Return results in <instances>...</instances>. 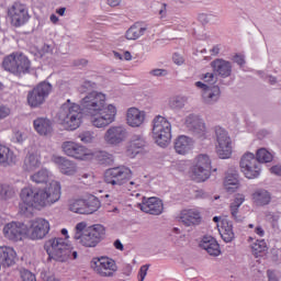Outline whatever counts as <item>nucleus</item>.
<instances>
[{
    "label": "nucleus",
    "instance_id": "nucleus-1",
    "mask_svg": "<svg viewBox=\"0 0 281 281\" xmlns=\"http://www.w3.org/2000/svg\"><path fill=\"white\" fill-rule=\"evenodd\" d=\"M106 106V95L92 91L81 99L80 105L71 103V131L80 128L85 115L95 116Z\"/></svg>",
    "mask_w": 281,
    "mask_h": 281
},
{
    "label": "nucleus",
    "instance_id": "nucleus-2",
    "mask_svg": "<svg viewBox=\"0 0 281 281\" xmlns=\"http://www.w3.org/2000/svg\"><path fill=\"white\" fill-rule=\"evenodd\" d=\"M21 201L34 207H47L60 200V183L52 181L44 189H32L30 187L23 188L20 193Z\"/></svg>",
    "mask_w": 281,
    "mask_h": 281
},
{
    "label": "nucleus",
    "instance_id": "nucleus-3",
    "mask_svg": "<svg viewBox=\"0 0 281 281\" xmlns=\"http://www.w3.org/2000/svg\"><path fill=\"white\" fill-rule=\"evenodd\" d=\"M63 237H55L48 239L44 249L48 255L49 260H55L56 262H67L69 256H71V241H69V232L67 228L61 229Z\"/></svg>",
    "mask_w": 281,
    "mask_h": 281
},
{
    "label": "nucleus",
    "instance_id": "nucleus-4",
    "mask_svg": "<svg viewBox=\"0 0 281 281\" xmlns=\"http://www.w3.org/2000/svg\"><path fill=\"white\" fill-rule=\"evenodd\" d=\"M75 231V240H79L83 247H98L106 236V228L101 224L87 227L86 222H80L76 225Z\"/></svg>",
    "mask_w": 281,
    "mask_h": 281
},
{
    "label": "nucleus",
    "instance_id": "nucleus-5",
    "mask_svg": "<svg viewBox=\"0 0 281 281\" xmlns=\"http://www.w3.org/2000/svg\"><path fill=\"white\" fill-rule=\"evenodd\" d=\"M153 137L160 148H166L172 139V125L161 115L153 120Z\"/></svg>",
    "mask_w": 281,
    "mask_h": 281
},
{
    "label": "nucleus",
    "instance_id": "nucleus-6",
    "mask_svg": "<svg viewBox=\"0 0 281 281\" xmlns=\"http://www.w3.org/2000/svg\"><path fill=\"white\" fill-rule=\"evenodd\" d=\"M30 59L23 54H11L4 57L2 67L5 71L13 74L14 76H21V74H30Z\"/></svg>",
    "mask_w": 281,
    "mask_h": 281
},
{
    "label": "nucleus",
    "instance_id": "nucleus-7",
    "mask_svg": "<svg viewBox=\"0 0 281 281\" xmlns=\"http://www.w3.org/2000/svg\"><path fill=\"white\" fill-rule=\"evenodd\" d=\"M212 175V160L207 154H200L191 169V179L198 183L207 181Z\"/></svg>",
    "mask_w": 281,
    "mask_h": 281
},
{
    "label": "nucleus",
    "instance_id": "nucleus-8",
    "mask_svg": "<svg viewBox=\"0 0 281 281\" xmlns=\"http://www.w3.org/2000/svg\"><path fill=\"white\" fill-rule=\"evenodd\" d=\"M133 177V171L130 168L121 166L110 168L104 173V181L110 186H124L128 183Z\"/></svg>",
    "mask_w": 281,
    "mask_h": 281
},
{
    "label": "nucleus",
    "instance_id": "nucleus-9",
    "mask_svg": "<svg viewBox=\"0 0 281 281\" xmlns=\"http://www.w3.org/2000/svg\"><path fill=\"white\" fill-rule=\"evenodd\" d=\"M90 267L98 273V276H101V278H113V274L117 271L115 260L109 257L92 258Z\"/></svg>",
    "mask_w": 281,
    "mask_h": 281
},
{
    "label": "nucleus",
    "instance_id": "nucleus-10",
    "mask_svg": "<svg viewBox=\"0 0 281 281\" xmlns=\"http://www.w3.org/2000/svg\"><path fill=\"white\" fill-rule=\"evenodd\" d=\"M239 166L246 179H258V177H260V162H258L256 155H254L252 153L248 151L244 154L240 159Z\"/></svg>",
    "mask_w": 281,
    "mask_h": 281
},
{
    "label": "nucleus",
    "instance_id": "nucleus-11",
    "mask_svg": "<svg viewBox=\"0 0 281 281\" xmlns=\"http://www.w3.org/2000/svg\"><path fill=\"white\" fill-rule=\"evenodd\" d=\"M216 137V154L220 159H229L232 157V138L225 128L221 126L215 127Z\"/></svg>",
    "mask_w": 281,
    "mask_h": 281
},
{
    "label": "nucleus",
    "instance_id": "nucleus-12",
    "mask_svg": "<svg viewBox=\"0 0 281 281\" xmlns=\"http://www.w3.org/2000/svg\"><path fill=\"white\" fill-rule=\"evenodd\" d=\"M49 93H52V86L48 82H41L33 90L29 91L27 104L32 109L41 106Z\"/></svg>",
    "mask_w": 281,
    "mask_h": 281
},
{
    "label": "nucleus",
    "instance_id": "nucleus-13",
    "mask_svg": "<svg viewBox=\"0 0 281 281\" xmlns=\"http://www.w3.org/2000/svg\"><path fill=\"white\" fill-rule=\"evenodd\" d=\"M100 200L95 196L89 198V200L77 199L72 201L71 212L75 214H93L100 210Z\"/></svg>",
    "mask_w": 281,
    "mask_h": 281
},
{
    "label": "nucleus",
    "instance_id": "nucleus-14",
    "mask_svg": "<svg viewBox=\"0 0 281 281\" xmlns=\"http://www.w3.org/2000/svg\"><path fill=\"white\" fill-rule=\"evenodd\" d=\"M47 234H49V222L45 218H36L30 222L26 236L31 240H43Z\"/></svg>",
    "mask_w": 281,
    "mask_h": 281
},
{
    "label": "nucleus",
    "instance_id": "nucleus-15",
    "mask_svg": "<svg viewBox=\"0 0 281 281\" xmlns=\"http://www.w3.org/2000/svg\"><path fill=\"white\" fill-rule=\"evenodd\" d=\"M115 115H117V109L113 104H110L99 112L98 115L92 116L91 124L95 128H104L115 122Z\"/></svg>",
    "mask_w": 281,
    "mask_h": 281
},
{
    "label": "nucleus",
    "instance_id": "nucleus-16",
    "mask_svg": "<svg viewBox=\"0 0 281 281\" xmlns=\"http://www.w3.org/2000/svg\"><path fill=\"white\" fill-rule=\"evenodd\" d=\"M8 15L11 19V24L14 27H21V25H25L30 20V14L27 13V9L19 2L13 3V5L8 10Z\"/></svg>",
    "mask_w": 281,
    "mask_h": 281
},
{
    "label": "nucleus",
    "instance_id": "nucleus-17",
    "mask_svg": "<svg viewBox=\"0 0 281 281\" xmlns=\"http://www.w3.org/2000/svg\"><path fill=\"white\" fill-rule=\"evenodd\" d=\"M27 234V225L21 222H11L3 227V235L8 240H13L14 243L22 240L23 236Z\"/></svg>",
    "mask_w": 281,
    "mask_h": 281
},
{
    "label": "nucleus",
    "instance_id": "nucleus-18",
    "mask_svg": "<svg viewBox=\"0 0 281 281\" xmlns=\"http://www.w3.org/2000/svg\"><path fill=\"white\" fill-rule=\"evenodd\" d=\"M138 207L145 214L159 216L164 212V202L158 198H143V202L138 204Z\"/></svg>",
    "mask_w": 281,
    "mask_h": 281
},
{
    "label": "nucleus",
    "instance_id": "nucleus-19",
    "mask_svg": "<svg viewBox=\"0 0 281 281\" xmlns=\"http://www.w3.org/2000/svg\"><path fill=\"white\" fill-rule=\"evenodd\" d=\"M126 128L123 126H112L104 134V142L110 146H120L126 139Z\"/></svg>",
    "mask_w": 281,
    "mask_h": 281
},
{
    "label": "nucleus",
    "instance_id": "nucleus-20",
    "mask_svg": "<svg viewBox=\"0 0 281 281\" xmlns=\"http://www.w3.org/2000/svg\"><path fill=\"white\" fill-rule=\"evenodd\" d=\"M186 123L189 131H191V133H193V135L198 137V139H205L207 135V130L205 128V123L203 122V120L194 114H190L187 117Z\"/></svg>",
    "mask_w": 281,
    "mask_h": 281
},
{
    "label": "nucleus",
    "instance_id": "nucleus-21",
    "mask_svg": "<svg viewBox=\"0 0 281 281\" xmlns=\"http://www.w3.org/2000/svg\"><path fill=\"white\" fill-rule=\"evenodd\" d=\"M18 256L16 250L10 246H0V271L1 267L8 269L16 265Z\"/></svg>",
    "mask_w": 281,
    "mask_h": 281
},
{
    "label": "nucleus",
    "instance_id": "nucleus-22",
    "mask_svg": "<svg viewBox=\"0 0 281 281\" xmlns=\"http://www.w3.org/2000/svg\"><path fill=\"white\" fill-rule=\"evenodd\" d=\"M58 122L65 131H71V100H67L66 103H64L59 112L57 114Z\"/></svg>",
    "mask_w": 281,
    "mask_h": 281
},
{
    "label": "nucleus",
    "instance_id": "nucleus-23",
    "mask_svg": "<svg viewBox=\"0 0 281 281\" xmlns=\"http://www.w3.org/2000/svg\"><path fill=\"white\" fill-rule=\"evenodd\" d=\"M146 147V139L142 135H134L127 146L126 156L131 159L135 158L136 155Z\"/></svg>",
    "mask_w": 281,
    "mask_h": 281
},
{
    "label": "nucleus",
    "instance_id": "nucleus-24",
    "mask_svg": "<svg viewBox=\"0 0 281 281\" xmlns=\"http://www.w3.org/2000/svg\"><path fill=\"white\" fill-rule=\"evenodd\" d=\"M126 120L128 126L138 128V126L144 124V120H146V113L144 111H139L137 108H130L127 110Z\"/></svg>",
    "mask_w": 281,
    "mask_h": 281
},
{
    "label": "nucleus",
    "instance_id": "nucleus-25",
    "mask_svg": "<svg viewBox=\"0 0 281 281\" xmlns=\"http://www.w3.org/2000/svg\"><path fill=\"white\" fill-rule=\"evenodd\" d=\"M211 67L221 78H229L232 76V63L225 59H215L211 63Z\"/></svg>",
    "mask_w": 281,
    "mask_h": 281
},
{
    "label": "nucleus",
    "instance_id": "nucleus-26",
    "mask_svg": "<svg viewBox=\"0 0 281 281\" xmlns=\"http://www.w3.org/2000/svg\"><path fill=\"white\" fill-rule=\"evenodd\" d=\"M192 146H194L192 138L181 135L176 138L173 148L178 155H188L192 150Z\"/></svg>",
    "mask_w": 281,
    "mask_h": 281
},
{
    "label": "nucleus",
    "instance_id": "nucleus-27",
    "mask_svg": "<svg viewBox=\"0 0 281 281\" xmlns=\"http://www.w3.org/2000/svg\"><path fill=\"white\" fill-rule=\"evenodd\" d=\"M218 233L224 240V243H232L236 238L234 234V225L227 218L221 221V224H217Z\"/></svg>",
    "mask_w": 281,
    "mask_h": 281
},
{
    "label": "nucleus",
    "instance_id": "nucleus-28",
    "mask_svg": "<svg viewBox=\"0 0 281 281\" xmlns=\"http://www.w3.org/2000/svg\"><path fill=\"white\" fill-rule=\"evenodd\" d=\"M200 247L207 251L210 256H221V246L212 236H204L200 243Z\"/></svg>",
    "mask_w": 281,
    "mask_h": 281
},
{
    "label": "nucleus",
    "instance_id": "nucleus-29",
    "mask_svg": "<svg viewBox=\"0 0 281 281\" xmlns=\"http://www.w3.org/2000/svg\"><path fill=\"white\" fill-rule=\"evenodd\" d=\"M180 222H182L186 227L199 225L201 223V213L195 210H184L180 214Z\"/></svg>",
    "mask_w": 281,
    "mask_h": 281
},
{
    "label": "nucleus",
    "instance_id": "nucleus-30",
    "mask_svg": "<svg viewBox=\"0 0 281 281\" xmlns=\"http://www.w3.org/2000/svg\"><path fill=\"white\" fill-rule=\"evenodd\" d=\"M14 164H16L14 151L10 150L8 146L0 145V166L2 168H10Z\"/></svg>",
    "mask_w": 281,
    "mask_h": 281
},
{
    "label": "nucleus",
    "instance_id": "nucleus-31",
    "mask_svg": "<svg viewBox=\"0 0 281 281\" xmlns=\"http://www.w3.org/2000/svg\"><path fill=\"white\" fill-rule=\"evenodd\" d=\"M238 170L235 168L228 169L224 179L225 190L228 192H236V190H238Z\"/></svg>",
    "mask_w": 281,
    "mask_h": 281
},
{
    "label": "nucleus",
    "instance_id": "nucleus-32",
    "mask_svg": "<svg viewBox=\"0 0 281 281\" xmlns=\"http://www.w3.org/2000/svg\"><path fill=\"white\" fill-rule=\"evenodd\" d=\"M204 104H216L221 100V88L218 86H210L202 92Z\"/></svg>",
    "mask_w": 281,
    "mask_h": 281
},
{
    "label": "nucleus",
    "instance_id": "nucleus-33",
    "mask_svg": "<svg viewBox=\"0 0 281 281\" xmlns=\"http://www.w3.org/2000/svg\"><path fill=\"white\" fill-rule=\"evenodd\" d=\"M16 196V189L10 183H0V201L8 203L11 199Z\"/></svg>",
    "mask_w": 281,
    "mask_h": 281
},
{
    "label": "nucleus",
    "instance_id": "nucleus-34",
    "mask_svg": "<svg viewBox=\"0 0 281 281\" xmlns=\"http://www.w3.org/2000/svg\"><path fill=\"white\" fill-rule=\"evenodd\" d=\"M71 157L79 161H87V159L91 157V154H89V149H87V147L72 143Z\"/></svg>",
    "mask_w": 281,
    "mask_h": 281
},
{
    "label": "nucleus",
    "instance_id": "nucleus-35",
    "mask_svg": "<svg viewBox=\"0 0 281 281\" xmlns=\"http://www.w3.org/2000/svg\"><path fill=\"white\" fill-rule=\"evenodd\" d=\"M24 170L26 172H32L33 170H36V168H41V158L36 154H29L24 158Z\"/></svg>",
    "mask_w": 281,
    "mask_h": 281
},
{
    "label": "nucleus",
    "instance_id": "nucleus-36",
    "mask_svg": "<svg viewBox=\"0 0 281 281\" xmlns=\"http://www.w3.org/2000/svg\"><path fill=\"white\" fill-rule=\"evenodd\" d=\"M33 124L40 135H49L52 133V122L47 119H37Z\"/></svg>",
    "mask_w": 281,
    "mask_h": 281
},
{
    "label": "nucleus",
    "instance_id": "nucleus-37",
    "mask_svg": "<svg viewBox=\"0 0 281 281\" xmlns=\"http://www.w3.org/2000/svg\"><path fill=\"white\" fill-rule=\"evenodd\" d=\"M146 27L140 26L139 23L132 25L125 33L127 41H137V38L146 34Z\"/></svg>",
    "mask_w": 281,
    "mask_h": 281
},
{
    "label": "nucleus",
    "instance_id": "nucleus-38",
    "mask_svg": "<svg viewBox=\"0 0 281 281\" xmlns=\"http://www.w3.org/2000/svg\"><path fill=\"white\" fill-rule=\"evenodd\" d=\"M252 200L256 205H269L271 203V194L267 190H258L252 194Z\"/></svg>",
    "mask_w": 281,
    "mask_h": 281
},
{
    "label": "nucleus",
    "instance_id": "nucleus-39",
    "mask_svg": "<svg viewBox=\"0 0 281 281\" xmlns=\"http://www.w3.org/2000/svg\"><path fill=\"white\" fill-rule=\"evenodd\" d=\"M53 161L56 164L63 175H71V161L60 156H53Z\"/></svg>",
    "mask_w": 281,
    "mask_h": 281
},
{
    "label": "nucleus",
    "instance_id": "nucleus-40",
    "mask_svg": "<svg viewBox=\"0 0 281 281\" xmlns=\"http://www.w3.org/2000/svg\"><path fill=\"white\" fill-rule=\"evenodd\" d=\"M243 203H245V195L237 194L231 204V214L237 222L240 221L238 217V209L243 205Z\"/></svg>",
    "mask_w": 281,
    "mask_h": 281
},
{
    "label": "nucleus",
    "instance_id": "nucleus-41",
    "mask_svg": "<svg viewBox=\"0 0 281 281\" xmlns=\"http://www.w3.org/2000/svg\"><path fill=\"white\" fill-rule=\"evenodd\" d=\"M255 158L257 159L259 166L260 164H271V161H273V155L267 150V148L258 149Z\"/></svg>",
    "mask_w": 281,
    "mask_h": 281
},
{
    "label": "nucleus",
    "instance_id": "nucleus-42",
    "mask_svg": "<svg viewBox=\"0 0 281 281\" xmlns=\"http://www.w3.org/2000/svg\"><path fill=\"white\" fill-rule=\"evenodd\" d=\"M31 179L35 183H47V181H49V171H47V169H42L34 173Z\"/></svg>",
    "mask_w": 281,
    "mask_h": 281
},
{
    "label": "nucleus",
    "instance_id": "nucleus-43",
    "mask_svg": "<svg viewBox=\"0 0 281 281\" xmlns=\"http://www.w3.org/2000/svg\"><path fill=\"white\" fill-rule=\"evenodd\" d=\"M95 159L103 166H110V164H113V155L109 154L108 151L97 153Z\"/></svg>",
    "mask_w": 281,
    "mask_h": 281
},
{
    "label": "nucleus",
    "instance_id": "nucleus-44",
    "mask_svg": "<svg viewBox=\"0 0 281 281\" xmlns=\"http://www.w3.org/2000/svg\"><path fill=\"white\" fill-rule=\"evenodd\" d=\"M78 139L83 144H92L95 139V133L91 131H86L77 135Z\"/></svg>",
    "mask_w": 281,
    "mask_h": 281
},
{
    "label": "nucleus",
    "instance_id": "nucleus-45",
    "mask_svg": "<svg viewBox=\"0 0 281 281\" xmlns=\"http://www.w3.org/2000/svg\"><path fill=\"white\" fill-rule=\"evenodd\" d=\"M170 109L179 111L186 106V98L183 97H176L169 102Z\"/></svg>",
    "mask_w": 281,
    "mask_h": 281
},
{
    "label": "nucleus",
    "instance_id": "nucleus-46",
    "mask_svg": "<svg viewBox=\"0 0 281 281\" xmlns=\"http://www.w3.org/2000/svg\"><path fill=\"white\" fill-rule=\"evenodd\" d=\"M251 249L255 256H258V254H263V251H267V241L263 239L257 240L255 244H252Z\"/></svg>",
    "mask_w": 281,
    "mask_h": 281
},
{
    "label": "nucleus",
    "instance_id": "nucleus-47",
    "mask_svg": "<svg viewBox=\"0 0 281 281\" xmlns=\"http://www.w3.org/2000/svg\"><path fill=\"white\" fill-rule=\"evenodd\" d=\"M34 207V205H30L25 202H21L19 204V213L24 215V216H29V214H32V209Z\"/></svg>",
    "mask_w": 281,
    "mask_h": 281
},
{
    "label": "nucleus",
    "instance_id": "nucleus-48",
    "mask_svg": "<svg viewBox=\"0 0 281 281\" xmlns=\"http://www.w3.org/2000/svg\"><path fill=\"white\" fill-rule=\"evenodd\" d=\"M267 278L268 281H280L281 280V273L278 270H267Z\"/></svg>",
    "mask_w": 281,
    "mask_h": 281
},
{
    "label": "nucleus",
    "instance_id": "nucleus-49",
    "mask_svg": "<svg viewBox=\"0 0 281 281\" xmlns=\"http://www.w3.org/2000/svg\"><path fill=\"white\" fill-rule=\"evenodd\" d=\"M22 281H36V276L32 273L30 270H23L21 272Z\"/></svg>",
    "mask_w": 281,
    "mask_h": 281
},
{
    "label": "nucleus",
    "instance_id": "nucleus-50",
    "mask_svg": "<svg viewBox=\"0 0 281 281\" xmlns=\"http://www.w3.org/2000/svg\"><path fill=\"white\" fill-rule=\"evenodd\" d=\"M150 268V265H144L140 267L138 271V281H144L146 280V276H148V269Z\"/></svg>",
    "mask_w": 281,
    "mask_h": 281
},
{
    "label": "nucleus",
    "instance_id": "nucleus-51",
    "mask_svg": "<svg viewBox=\"0 0 281 281\" xmlns=\"http://www.w3.org/2000/svg\"><path fill=\"white\" fill-rule=\"evenodd\" d=\"M150 76H155L156 78H164V76H168V70L156 68L149 71Z\"/></svg>",
    "mask_w": 281,
    "mask_h": 281
},
{
    "label": "nucleus",
    "instance_id": "nucleus-52",
    "mask_svg": "<svg viewBox=\"0 0 281 281\" xmlns=\"http://www.w3.org/2000/svg\"><path fill=\"white\" fill-rule=\"evenodd\" d=\"M72 65H74V67H79V69H82V67H87V65H89V60L83 59V58L75 59L72 61Z\"/></svg>",
    "mask_w": 281,
    "mask_h": 281
},
{
    "label": "nucleus",
    "instance_id": "nucleus-53",
    "mask_svg": "<svg viewBox=\"0 0 281 281\" xmlns=\"http://www.w3.org/2000/svg\"><path fill=\"white\" fill-rule=\"evenodd\" d=\"M61 148L65 155H67L68 157H71V142H65Z\"/></svg>",
    "mask_w": 281,
    "mask_h": 281
},
{
    "label": "nucleus",
    "instance_id": "nucleus-54",
    "mask_svg": "<svg viewBox=\"0 0 281 281\" xmlns=\"http://www.w3.org/2000/svg\"><path fill=\"white\" fill-rule=\"evenodd\" d=\"M8 115H10V108L0 105V120H4V117H8Z\"/></svg>",
    "mask_w": 281,
    "mask_h": 281
},
{
    "label": "nucleus",
    "instance_id": "nucleus-55",
    "mask_svg": "<svg viewBox=\"0 0 281 281\" xmlns=\"http://www.w3.org/2000/svg\"><path fill=\"white\" fill-rule=\"evenodd\" d=\"M203 79L205 82H216V76L213 72H206L203 75Z\"/></svg>",
    "mask_w": 281,
    "mask_h": 281
},
{
    "label": "nucleus",
    "instance_id": "nucleus-56",
    "mask_svg": "<svg viewBox=\"0 0 281 281\" xmlns=\"http://www.w3.org/2000/svg\"><path fill=\"white\" fill-rule=\"evenodd\" d=\"M234 63H236L237 65H239L240 67H243V65H245V57L243 55H238L236 54L233 57Z\"/></svg>",
    "mask_w": 281,
    "mask_h": 281
},
{
    "label": "nucleus",
    "instance_id": "nucleus-57",
    "mask_svg": "<svg viewBox=\"0 0 281 281\" xmlns=\"http://www.w3.org/2000/svg\"><path fill=\"white\" fill-rule=\"evenodd\" d=\"M172 60L176 65H183V57H181L178 53L173 54Z\"/></svg>",
    "mask_w": 281,
    "mask_h": 281
},
{
    "label": "nucleus",
    "instance_id": "nucleus-58",
    "mask_svg": "<svg viewBox=\"0 0 281 281\" xmlns=\"http://www.w3.org/2000/svg\"><path fill=\"white\" fill-rule=\"evenodd\" d=\"M270 172L272 175H277L278 177H281V167L280 166H273L270 168Z\"/></svg>",
    "mask_w": 281,
    "mask_h": 281
},
{
    "label": "nucleus",
    "instance_id": "nucleus-59",
    "mask_svg": "<svg viewBox=\"0 0 281 281\" xmlns=\"http://www.w3.org/2000/svg\"><path fill=\"white\" fill-rule=\"evenodd\" d=\"M13 139H14L18 144H22V142H23V133H21V132H15Z\"/></svg>",
    "mask_w": 281,
    "mask_h": 281
},
{
    "label": "nucleus",
    "instance_id": "nucleus-60",
    "mask_svg": "<svg viewBox=\"0 0 281 281\" xmlns=\"http://www.w3.org/2000/svg\"><path fill=\"white\" fill-rule=\"evenodd\" d=\"M82 89H95V82L92 81H85L82 85Z\"/></svg>",
    "mask_w": 281,
    "mask_h": 281
},
{
    "label": "nucleus",
    "instance_id": "nucleus-61",
    "mask_svg": "<svg viewBox=\"0 0 281 281\" xmlns=\"http://www.w3.org/2000/svg\"><path fill=\"white\" fill-rule=\"evenodd\" d=\"M114 247H115V249H119V251H124V245L122 244V241L120 239H116L114 241Z\"/></svg>",
    "mask_w": 281,
    "mask_h": 281
},
{
    "label": "nucleus",
    "instance_id": "nucleus-62",
    "mask_svg": "<svg viewBox=\"0 0 281 281\" xmlns=\"http://www.w3.org/2000/svg\"><path fill=\"white\" fill-rule=\"evenodd\" d=\"M195 87H198V89H202L203 91H205L210 86L203 83L202 81H196Z\"/></svg>",
    "mask_w": 281,
    "mask_h": 281
},
{
    "label": "nucleus",
    "instance_id": "nucleus-63",
    "mask_svg": "<svg viewBox=\"0 0 281 281\" xmlns=\"http://www.w3.org/2000/svg\"><path fill=\"white\" fill-rule=\"evenodd\" d=\"M212 56H218L220 52H221V47H218V45L213 46V48L210 50Z\"/></svg>",
    "mask_w": 281,
    "mask_h": 281
},
{
    "label": "nucleus",
    "instance_id": "nucleus-64",
    "mask_svg": "<svg viewBox=\"0 0 281 281\" xmlns=\"http://www.w3.org/2000/svg\"><path fill=\"white\" fill-rule=\"evenodd\" d=\"M255 233L257 234V236H265V229H262V226H257L255 228Z\"/></svg>",
    "mask_w": 281,
    "mask_h": 281
}]
</instances>
